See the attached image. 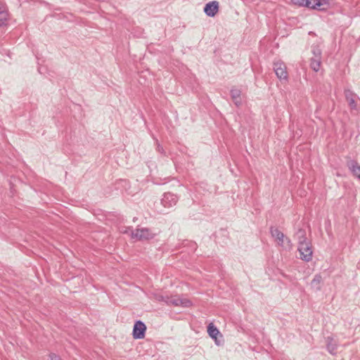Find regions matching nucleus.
I'll list each match as a JSON object with an SVG mask.
<instances>
[{"mask_svg": "<svg viewBox=\"0 0 360 360\" xmlns=\"http://www.w3.org/2000/svg\"><path fill=\"white\" fill-rule=\"evenodd\" d=\"M129 232H130V236L132 239L141 241L150 240L155 236V234L148 228H137L133 230L131 228L129 227L128 231L126 230L124 233Z\"/></svg>", "mask_w": 360, "mask_h": 360, "instance_id": "obj_1", "label": "nucleus"}, {"mask_svg": "<svg viewBox=\"0 0 360 360\" xmlns=\"http://www.w3.org/2000/svg\"><path fill=\"white\" fill-rule=\"evenodd\" d=\"M300 258L305 262H309L312 259V246L311 243H304L298 245Z\"/></svg>", "mask_w": 360, "mask_h": 360, "instance_id": "obj_2", "label": "nucleus"}, {"mask_svg": "<svg viewBox=\"0 0 360 360\" xmlns=\"http://www.w3.org/2000/svg\"><path fill=\"white\" fill-rule=\"evenodd\" d=\"M165 303L168 305L181 306L183 307H189L192 305V302L190 300L179 296H167Z\"/></svg>", "mask_w": 360, "mask_h": 360, "instance_id": "obj_3", "label": "nucleus"}, {"mask_svg": "<svg viewBox=\"0 0 360 360\" xmlns=\"http://www.w3.org/2000/svg\"><path fill=\"white\" fill-rule=\"evenodd\" d=\"M345 99L351 110H358L357 101L359 96L349 89L345 90Z\"/></svg>", "mask_w": 360, "mask_h": 360, "instance_id": "obj_4", "label": "nucleus"}, {"mask_svg": "<svg viewBox=\"0 0 360 360\" xmlns=\"http://www.w3.org/2000/svg\"><path fill=\"white\" fill-rule=\"evenodd\" d=\"M274 72L280 80H288V72L285 65L281 61L274 63Z\"/></svg>", "mask_w": 360, "mask_h": 360, "instance_id": "obj_5", "label": "nucleus"}, {"mask_svg": "<svg viewBox=\"0 0 360 360\" xmlns=\"http://www.w3.org/2000/svg\"><path fill=\"white\" fill-rule=\"evenodd\" d=\"M178 201L177 196L172 193H166L164 194L162 198L161 199V204L165 207H172L176 204Z\"/></svg>", "mask_w": 360, "mask_h": 360, "instance_id": "obj_6", "label": "nucleus"}, {"mask_svg": "<svg viewBox=\"0 0 360 360\" xmlns=\"http://www.w3.org/2000/svg\"><path fill=\"white\" fill-rule=\"evenodd\" d=\"M146 325L141 321H137L134 326L133 336L135 339H141L145 336Z\"/></svg>", "mask_w": 360, "mask_h": 360, "instance_id": "obj_7", "label": "nucleus"}, {"mask_svg": "<svg viewBox=\"0 0 360 360\" xmlns=\"http://www.w3.org/2000/svg\"><path fill=\"white\" fill-rule=\"evenodd\" d=\"M203 11L207 16L214 17L219 11V2L213 1L206 4Z\"/></svg>", "mask_w": 360, "mask_h": 360, "instance_id": "obj_8", "label": "nucleus"}, {"mask_svg": "<svg viewBox=\"0 0 360 360\" xmlns=\"http://www.w3.org/2000/svg\"><path fill=\"white\" fill-rule=\"evenodd\" d=\"M347 166L352 174L360 180V165L354 160L347 162Z\"/></svg>", "mask_w": 360, "mask_h": 360, "instance_id": "obj_9", "label": "nucleus"}, {"mask_svg": "<svg viewBox=\"0 0 360 360\" xmlns=\"http://www.w3.org/2000/svg\"><path fill=\"white\" fill-rule=\"evenodd\" d=\"M270 232L271 236L275 238L278 245L283 246L285 242V236L277 228L271 227Z\"/></svg>", "mask_w": 360, "mask_h": 360, "instance_id": "obj_10", "label": "nucleus"}, {"mask_svg": "<svg viewBox=\"0 0 360 360\" xmlns=\"http://www.w3.org/2000/svg\"><path fill=\"white\" fill-rule=\"evenodd\" d=\"M326 347L328 352L334 355L337 353L338 343L333 338L328 337L326 338Z\"/></svg>", "mask_w": 360, "mask_h": 360, "instance_id": "obj_11", "label": "nucleus"}, {"mask_svg": "<svg viewBox=\"0 0 360 360\" xmlns=\"http://www.w3.org/2000/svg\"><path fill=\"white\" fill-rule=\"evenodd\" d=\"M240 95H241V91L240 89H232L231 90V98H232L233 101L234 102L235 105L237 106H239L242 103V99H241Z\"/></svg>", "mask_w": 360, "mask_h": 360, "instance_id": "obj_12", "label": "nucleus"}, {"mask_svg": "<svg viewBox=\"0 0 360 360\" xmlns=\"http://www.w3.org/2000/svg\"><path fill=\"white\" fill-rule=\"evenodd\" d=\"M323 279L320 274H316L311 282V286L315 290H319L321 288Z\"/></svg>", "mask_w": 360, "mask_h": 360, "instance_id": "obj_13", "label": "nucleus"}, {"mask_svg": "<svg viewBox=\"0 0 360 360\" xmlns=\"http://www.w3.org/2000/svg\"><path fill=\"white\" fill-rule=\"evenodd\" d=\"M296 238L298 240V245L304 243H310L306 237V232L304 229H299L296 233Z\"/></svg>", "mask_w": 360, "mask_h": 360, "instance_id": "obj_14", "label": "nucleus"}, {"mask_svg": "<svg viewBox=\"0 0 360 360\" xmlns=\"http://www.w3.org/2000/svg\"><path fill=\"white\" fill-rule=\"evenodd\" d=\"M310 60L311 68L315 72H318L320 70L321 58H311Z\"/></svg>", "mask_w": 360, "mask_h": 360, "instance_id": "obj_15", "label": "nucleus"}, {"mask_svg": "<svg viewBox=\"0 0 360 360\" xmlns=\"http://www.w3.org/2000/svg\"><path fill=\"white\" fill-rule=\"evenodd\" d=\"M207 333L209 335L217 341V336L219 334V331L213 323H210L207 326Z\"/></svg>", "mask_w": 360, "mask_h": 360, "instance_id": "obj_16", "label": "nucleus"}, {"mask_svg": "<svg viewBox=\"0 0 360 360\" xmlns=\"http://www.w3.org/2000/svg\"><path fill=\"white\" fill-rule=\"evenodd\" d=\"M330 6L329 0H317V10L326 11Z\"/></svg>", "mask_w": 360, "mask_h": 360, "instance_id": "obj_17", "label": "nucleus"}, {"mask_svg": "<svg viewBox=\"0 0 360 360\" xmlns=\"http://www.w3.org/2000/svg\"><path fill=\"white\" fill-rule=\"evenodd\" d=\"M8 18V13L7 11L0 12V26H6Z\"/></svg>", "mask_w": 360, "mask_h": 360, "instance_id": "obj_18", "label": "nucleus"}, {"mask_svg": "<svg viewBox=\"0 0 360 360\" xmlns=\"http://www.w3.org/2000/svg\"><path fill=\"white\" fill-rule=\"evenodd\" d=\"M311 53L313 56L311 58H321V50L319 46H311Z\"/></svg>", "mask_w": 360, "mask_h": 360, "instance_id": "obj_19", "label": "nucleus"}, {"mask_svg": "<svg viewBox=\"0 0 360 360\" xmlns=\"http://www.w3.org/2000/svg\"><path fill=\"white\" fill-rule=\"evenodd\" d=\"M8 11V8H7V6H6V4L2 1L1 0H0V12H4V11Z\"/></svg>", "mask_w": 360, "mask_h": 360, "instance_id": "obj_20", "label": "nucleus"}, {"mask_svg": "<svg viewBox=\"0 0 360 360\" xmlns=\"http://www.w3.org/2000/svg\"><path fill=\"white\" fill-rule=\"evenodd\" d=\"M50 357H51V360H62L60 356H58V355L55 354H52L50 355Z\"/></svg>", "mask_w": 360, "mask_h": 360, "instance_id": "obj_21", "label": "nucleus"}, {"mask_svg": "<svg viewBox=\"0 0 360 360\" xmlns=\"http://www.w3.org/2000/svg\"><path fill=\"white\" fill-rule=\"evenodd\" d=\"M293 3L295 4H299L300 6H305V1H302L301 0H293Z\"/></svg>", "mask_w": 360, "mask_h": 360, "instance_id": "obj_22", "label": "nucleus"}, {"mask_svg": "<svg viewBox=\"0 0 360 360\" xmlns=\"http://www.w3.org/2000/svg\"><path fill=\"white\" fill-rule=\"evenodd\" d=\"M157 300L159 301H162V302H165V300H167V296H163V295H160L157 297Z\"/></svg>", "mask_w": 360, "mask_h": 360, "instance_id": "obj_23", "label": "nucleus"}, {"mask_svg": "<svg viewBox=\"0 0 360 360\" xmlns=\"http://www.w3.org/2000/svg\"><path fill=\"white\" fill-rule=\"evenodd\" d=\"M158 150L160 153H162L163 148L160 145L158 146Z\"/></svg>", "mask_w": 360, "mask_h": 360, "instance_id": "obj_24", "label": "nucleus"}, {"mask_svg": "<svg viewBox=\"0 0 360 360\" xmlns=\"http://www.w3.org/2000/svg\"><path fill=\"white\" fill-rule=\"evenodd\" d=\"M285 240H286L288 243H290V240H289L288 238H285Z\"/></svg>", "mask_w": 360, "mask_h": 360, "instance_id": "obj_25", "label": "nucleus"}]
</instances>
